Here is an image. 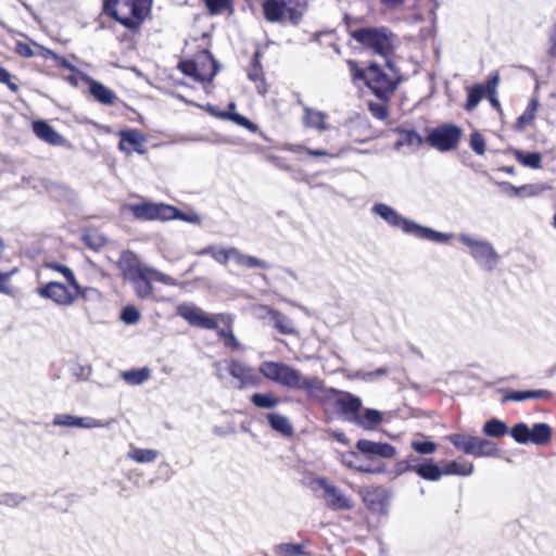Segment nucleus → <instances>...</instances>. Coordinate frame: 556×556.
I'll list each match as a JSON object with an SVG mask.
<instances>
[{
    "mask_svg": "<svg viewBox=\"0 0 556 556\" xmlns=\"http://www.w3.org/2000/svg\"><path fill=\"white\" fill-rule=\"evenodd\" d=\"M354 18L344 15V23L349 36L362 46L366 51L378 55L386 61L388 68L393 70L392 58L396 50V35L388 27H359L354 28Z\"/></svg>",
    "mask_w": 556,
    "mask_h": 556,
    "instance_id": "1",
    "label": "nucleus"
},
{
    "mask_svg": "<svg viewBox=\"0 0 556 556\" xmlns=\"http://www.w3.org/2000/svg\"><path fill=\"white\" fill-rule=\"evenodd\" d=\"M346 65L352 80L364 81L380 101L389 102L401 84L399 76L388 75L376 62H371L366 68H362L355 60H348Z\"/></svg>",
    "mask_w": 556,
    "mask_h": 556,
    "instance_id": "2",
    "label": "nucleus"
},
{
    "mask_svg": "<svg viewBox=\"0 0 556 556\" xmlns=\"http://www.w3.org/2000/svg\"><path fill=\"white\" fill-rule=\"evenodd\" d=\"M152 5L153 0H103L102 12L135 36L151 15Z\"/></svg>",
    "mask_w": 556,
    "mask_h": 556,
    "instance_id": "3",
    "label": "nucleus"
},
{
    "mask_svg": "<svg viewBox=\"0 0 556 556\" xmlns=\"http://www.w3.org/2000/svg\"><path fill=\"white\" fill-rule=\"evenodd\" d=\"M371 211L391 227L400 228L403 232L418 239L437 243H445L454 237L453 233L440 232L432 228L419 225L414 220L407 219L400 215L393 207L383 203L375 204Z\"/></svg>",
    "mask_w": 556,
    "mask_h": 556,
    "instance_id": "4",
    "label": "nucleus"
},
{
    "mask_svg": "<svg viewBox=\"0 0 556 556\" xmlns=\"http://www.w3.org/2000/svg\"><path fill=\"white\" fill-rule=\"evenodd\" d=\"M177 68L199 83H211L218 72L216 60L206 49L199 50L191 59L180 60Z\"/></svg>",
    "mask_w": 556,
    "mask_h": 556,
    "instance_id": "5",
    "label": "nucleus"
},
{
    "mask_svg": "<svg viewBox=\"0 0 556 556\" xmlns=\"http://www.w3.org/2000/svg\"><path fill=\"white\" fill-rule=\"evenodd\" d=\"M309 0H264L262 11L269 23L281 22L286 14L292 21L302 17L308 7Z\"/></svg>",
    "mask_w": 556,
    "mask_h": 556,
    "instance_id": "6",
    "label": "nucleus"
},
{
    "mask_svg": "<svg viewBox=\"0 0 556 556\" xmlns=\"http://www.w3.org/2000/svg\"><path fill=\"white\" fill-rule=\"evenodd\" d=\"M459 240L469 249L470 255L481 268L491 271L496 267L500 255L489 241L476 239L468 233L459 235Z\"/></svg>",
    "mask_w": 556,
    "mask_h": 556,
    "instance_id": "7",
    "label": "nucleus"
},
{
    "mask_svg": "<svg viewBox=\"0 0 556 556\" xmlns=\"http://www.w3.org/2000/svg\"><path fill=\"white\" fill-rule=\"evenodd\" d=\"M177 314L191 326H197L207 330L216 329L219 324H230L232 321V317L230 315H207L202 308L187 303L178 305Z\"/></svg>",
    "mask_w": 556,
    "mask_h": 556,
    "instance_id": "8",
    "label": "nucleus"
},
{
    "mask_svg": "<svg viewBox=\"0 0 556 556\" xmlns=\"http://www.w3.org/2000/svg\"><path fill=\"white\" fill-rule=\"evenodd\" d=\"M312 489L321 491L319 497L326 506L332 510H351L354 507V501L341 489L329 482L326 478H316L312 481Z\"/></svg>",
    "mask_w": 556,
    "mask_h": 556,
    "instance_id": "9",
    "label": "nucleus"
},
{
    "mask_svg": "<svg viewBox=\"0 0 556 556\" xmlns=\"http://www.w3.org/2000/svg\"><path fill=\"white\" fill-rule=\"evenodd\" d=\"M40 298L52 301L58 306L68 307L83 294L81 286L75 289L72 285L50 281L37 289Z\"/></svg>",
    "mask_w": 556,
    "mask_h": 556,
    "instance_id": "10",
    "label": "nucleus"
},
{
    "mask_svg": "<svg viewBox=\"0 0 556 556\" xmlns=\"http://www.w3.org/2000/svg\"><path fill=\"white\" fill-rule=\"evenodd\" d=\"M447 440L456 448L475 457L497 455L495 444L486 439L462 433H453L447 437Z\"/></svg>",
    "mask_w": 556,
    "mask_h": 556,
    "instance_id": "11",
    "label": "nucleus"
},
{
    "mask_svg": "<svg viewBox=\"0 0 556 556\" xmlns=\"http://www.w3.org/2000/svg\"><path fill=\"white\" fill-rule=\"evenodd\" d=\"M462 138V129L454 124H443L433 128L425 141L432 148L446 152L455 149Z\"/></svg>",
    "mask_w": 556,
    "mask_h": 556,
    "instance_id": "12",
    "label": "nucleus"
},
{
    "mask_svg": "<svg viewBox=\"0 0 556 556\" xmlns=\"http://www.w3.org/2000/svg\"><path fill=\"white\" fill-rule=\"evenodd\" d=\"M124 211L130 212L136 219L161 222L170 220V216L175 212L173 205L154 202L126 204Z\"/></svg>",
    "mask_w": 556,
    "mask_h": 556,
    "instance_id": "13",
    "label": "nucleus"
},
{
    "mask_svg": "<svg viewBox=\"0 0 556 556\" xmlns=\"http://www.w3.org/2000/svg\"><path fill=\"white\" fill-rule=\"evenodd\" d=\"M364 505L378 515H387L390 508L391 493L381 486H369L361 492Z\"/></svg>",
    "mask_w": 556,
    "mask_h": 556,
    "instance_id": "14",
    "label": "nucleus"
},
{
    "mask_svg": "<svg viewBox=\"0 0 556 556\" xmlns=\"http://www.w3.org/2000/svg\"><path fill=\"white\" fill-rule=\"evenodd\" d=\"M226 368L229 375L238 380V388L245 389L250 387H257L261 383V377L254 368L238 359H230L226 362Z\"/></svg>",
    "mask_w": 556,
    "mask_h": 556,
    "instance_id": "15",
    "label": "nucleus"
},
{
    "mask_svg": "<svg viewBox=\"0 0 556 556\" xmlns=\"http://www.w3.org/2000/svg\"><path fill=\"white\" fill-rule=\"evenodd\" d=\"M117 267L123 278L127 281L142 277V275L148 274L149 269V266L142 264L139 257L131 251L122 252Z\"/></svg>",
    "mask_w": 556,
    "mask_h": 556,
    "instance_id": "16",
    "label": "nucleus"
},
{
    "mask_svg": "<svg viewBox=\"0 0 556 556\" xmlns=\"http://www.w3.org/2000/svg\"><path fill=\"white\" fill-rule=\"evenodd\" d=\"M263 53L256 49L245 68L247 76L251 80L261 96H266L269 85L267 84L265 72L262 64Z\"/></svg>",
    "mask_w": 556,
    "mask_h": 556,
    "instance_id": "17",
    "label": "nucleus"
},
{
    "mask_svg": "<svg viewBox=\"0 0 556 556\" xmlns=\"http://www.w3.org/2000/svg\"><path fill=\"white\" fill-rule=\"evenodd\" d=\"M119 142L118 148L126 154L137 152L139 154L146 153L144 143L147 137L138 129H123L118 132Z\"/></svg>",
    "mask_w": 556,
    "mask_h": 556,
    "instance_id": "18",
    "label": "nucleus"
},
{
    "mask_svg": "<svg viewBox=\"0 0 556 556\" xmlns=\"http://www.w3.org/2000/svg\"><path fill=\"white\" fill-rule=\"evenodd\" d=\"M53 425L60 427H77L84 429L104 428L106 424L92 417H77L68 414L56 415Z\"/></svg>",
    "mask_w": 556,
    "mask_h": 556,
    "instance_id": "19",
    "label": "nucleus"
},
{
    "mask_svg": "<svg viewBox=\"0 0 556 556\" xmlns=\"http://www.w3.org/2000/svg\"><path fill=\"white\" fill-rule=\"evenodd\" d=\"M334 404L338 409L348 416L349 420L354 421L362 406L361 399L348 392L334 391Z\"/></svg>",
    "mask_w": 556,
    "mask_h": 556,
    "instance_id": "20",
    "label": "nucleus"
},
{
    "mask_svg": "<svg viewBox=\"0 0 556 556\" xmlns=\"http://www.w3.org/2000/svg\"><path fill=\"white\" fill-rule=\"evenodd\" d=\"M34 134L41 141L50 146H62L65 139L48 122L39 119L31 124Z\"/></svg>",
    "mask_w": 556,
    "mask_h": 556,
    "instance_id": "21",
    "label": "nucleus"
},
{
    "mask_svg": "<svg viewBox=\"0 0 556 556\" xmlns=\"http://www.w3.org/2000/svg\"><path fill=\"white\" fill-rule=\"evenodd\" d=\"M359 452L366 455H378L384 458H392L396 454V450L389 443L374 442L370 440L362 439L356 443Z\"/></svg>",
    "mask_w": 556,
    "mask_h": 556,
    "instance_id": "22",
    "label": "nucleus"
},
{
    "mask_svg": "<svg viewBox=\"0 0 556 556\" xmlns=\"http://www.w3.org/2000/svg\"><path fill=\"white\" fill-rule=\"evenodd\" d=\"M394 132L399 135V138L394 143L397 150L406 147L410 151H416L424 143L422 137L414 129H406L402 126H399L394 129Z\"/></svg>",
    "mask_w": 556,
    "mask_h": 556,
    "instance_id": "23",
    "label": "nucleus"
},
{
    "mask_svg": "<svg viewBox=\"0 0 556 556\" xmlns=\"http://www.w3.org/2000/svg\"><path fill=\"white\" fill-rule=\"evenodd\" d=\"M497 186L503 193L517 198L538 195L545 189L543 185H523L520 187H515L506 181L498 182Z\"/></svg>",
    "mask_w": 556,
    "mask_h": 556,
    "instance_id": "24",
    "label": "nucleus"
},
{
    "mask_svg": "<svg viewBox=\"0 0 556 556\" xmlns=\"http://www.w3.org/2000/svg\"><path fill=\"white\" fill-rule=\"evenodd\" d=\"M404 470H412L428 481H438L443 476V469L435 465L432 459L421 464L407 465Z\"/></svg>",
    "mask_w": 556,
    "mask_h": 556,
    "instance_id": "25",
    "label": "nucleus"
},
{
    "mask_svg": "<svg viewBox=\"0 0 556 556\" xmlns=\"http://www.w3.org/2000/svg\"><path fill=\"white\" fill-rule=\"evenodd\" d=\"M490 89V75L488 76V79L485 84H473L470 87H467V99L466 103L464 105L465 110L468 112L473 111L480 101L483 98H486V94Z\"/></svg>",
    "mask_w": 556,
    "mask_h": 556,
    "instance_id": "26",
    "label": "nucleus"
},
{
    "mask_svg": "<svg viewBox=\"0 0 556 556\" xmlns=\"http://www.w3.org/2000/svg\"><path fill=\"white\" fill-rule=\"evenodd\" d=\"M89 92L96 101L104 105H113L117 100L115 92L102 83L88 78Z\"/></svg>",
    "mask_w": 556,
    "mask_h": 556,
    "instance_id": "27",
    "label": "nucleus"
},
{
    "mask_svg": "<svg viewBox=\"0 0 556 556\" xmlns=\"http://www.w3.org/2000/svg\"><path fill=\"white\" fill-rule=\"evenodd\" d=\"M302 122L304 127L323 131L329 128L326 123L327 114L315 109L304 106Z\"/></svg>",
    "mask_w": 556,
    "mask_h": 556,
    "instance_id": "28",
    "label": "nucleus"
},
{
    "mask_svg": "<svg viewBox=\"0 0 556 556\" xmlns=\"http://www.w3.org/2000/svg\"><path fill=\"white\" fill-rule=\"evenodd\" d=\"M295 390H302L309 397H320L325 391V384L318 377H306L301 375L300 383Z\"/></svg>",
    "mask_w": 556,
    "mask_h": 556,
    "instance_id": "29",
    "label": "nucleus"
},
{
    "mask_svg": "<svg viewBox=\"0 0 556 556\" xmlns=\"http://www.w3.org/2000/svg\"><path fill=\"white\" fill-rule=\"evenodd\" d=\"M260 309L266 311L268 316L274 320L275 328L282 334L295 333V328L292 320L286 315L278 311H275L268 306H261Z\"/></svg>",
    "mask_w": 556,
    "mask_h": 556,
    "instance_id": "30",
    "label": "nucleus"
},
{
    "mask_svg": "<svg viewBox=\"0 0 556 556\" xmlns=\"http://www.w3.org/2000/svg\"><path fill=\"white\" fill-rule=\"evenodd\" d=\"M237 248H216V247H207L197 252L198 255H206L210 254L212 257L219 264H227L229 260H233L236 255Z\"/></svg>",
    "mask_w": 556,
    "mask_h": 556,
    "instance_id": "31",
    "label": "nucleus"
},
{
    "mask_svg": "<svg viewBox=\"0 0 556 556\" xmlns=\"http://www.w3.org/2000/svg\"><path fill=\"white\" fill-rule=\"evenodd\" d=\"M539 106H540V103H539V100L536 98L530 99L526 110L517 118L516 128L519 129V130H523L525 128L530 126L534 122V119L536 117V113H538Z\"/></svg>",
    "mask_w": 556,
    "mask_h": 556,
    "instance_id": "32",
    "label": "nucleus"
},
{
    "mask_svg": "<svg viewBox=\"0 0 556 556\" xmlns=\"http://www.w3.org/2000/svg\"><path fill=\"white\" fill-rule=\"evenodd\" d=\"M285 367V363L268 361L261 364L260 372L268 380L279 384Z\"/></svg>",
    "mask_w": 556,
    "mask_h": 556,
    "instance_id": "33",
    "label": "nucleus"
},
{
    "mask_svg": "<svg viewBox=\"0 0 556 556\" xmlns=\"http://www.w3.org/2000/svg\"><path fill=\"white\" fill-rule=\"evenodd\" d=\"M134 287L135 293L139 299H148L152 295L153 287L151 285L152 279L149 274L142 275L136 279L129 280Z\"/></svg>",
    "mask_w": 556,
    "mask_h": 556,
    "instance_id": "34",
    "label": "nucleus"
},
{
    "mask_svg": "<svg viewBox=\"0 0 556 556\" xmlns=\"http://www.w3.org/2000/svg\"><path fill=\"white\" fill-rule=\"evenodd\" d=\"M381 420L382 415L379 410L366 409L363 416H359V414L355 416L354 422L364 429L371 430L376 425L380 424Z\"/></svg>",
    "mask_w": 556,
    "mask_h": 556,
    "instance_id": "35",
    "label": "nucleus"
},
{
    "mask_svg": "<svg viewBox=\"0 0 556 556\" xmlns=\"http://www.w3.org/2000/svg\"><path fill=\"white\" fill-rule=\"evenodd\" d=\"M552 437V428L544 422L535 424L531 428L530 442L536 445L545 444Z\"/></svg>",
    "mask_w": 556,
    "mask_h": 556,
    "instance_id": "36",
    "label": "nucleus"
},
{
    "mask_svg": "<svg viewBox=\"0 0 556 556\" xmlns=\"http://www.w3.org/2000/svg\"><path fill=\"white\" fill-rule=\"evenodd\" d=\"M267 419L274 430L285 435H291L293 433V427L287 417L277 413H270Z\"/></svg>",
    "mask_w": 556,
    "mask_h": 556,
    "instance_id": "37",
    "label": "nucleus"
},
{
    "mask_svg": "<svg viewBox=\"0 0 556 556\" xmlns=\"http://www.w3.org/2000/svg\"><path fill=\"white\" fill-rule=\"evenodd\" d=\"M443 469V476H470L473 471V465L468 462H450L445 464Z\"/></svg>",
    "mask_w": 556,
    "mask_h": 556,
    "instance_id": "38",
    "label": "nucleus"
},
{
    "mask_svg": "<svg viewBox=\"0 0 556 556\" xmlns=\"http://www.w3.org/2000/svg\"><path fill=\"white\" fill-rule=\"evenodd\" d=\"M122 377L128 384L139 386L151 377V370L147 367L127 370L122 374Z\"/></svg>",
    "mask_w": 556,
    "mask_h": 556,
    "instance_id": "39",
    "label": "nucleus"
},
{
    "mask_svg": "<svg viewBox=\"0 0 556 556\" xmlns=\"http://www.w3.org/2000/svg\"><path fill=\"white\" fill-rule=\"evenodd\" d=\"M127 456L136 463L146 464L154 462L159 456V452L152 448L136 447L131 448Z\"/></svg>",
    "mask_w": 556,
    "mask_h": 556,
    "instance_id": "40",
    "label": "nucleus"
},
{
    "mask_svg": "<svg viewBox=\"0 0 556 556\" xmlns=\"http://www.w3.org/2000/svg\"><path fill=\"white\" fill-rule=\"evenodd\" d=\"M233 261L241 267L245 268H268L269 265L255 256L247 255L241 253L238 249L236 250V255Z\"/></svg>",
    "mask_w": 556,
    "mask_h": 556,
    "instance_id": "41",
    "label": "nucleus"
},
{
    "mask_svg": "<svg viewBox=\"0 0 556 556\" xmlns=\"http://www.w3.org/2000/svg\"><path fill=\"white\" fill-rule=\"evenodd\" d=\"M252 403L258 408H274L279 405L280 400L273 393H254L251 397Z\"/></svg>",
    "mask_w": 556,
    "mask_h": 556,
    "instance_id": "42",
    "label": "nucleus"
},
{
    "mask_svg": "<svg viewBox=\"0 0 556 556\" xmlns=\"http://www.w3.org/2000/svg\"><path fill=\"white\" fill-rule=\"evenodd\" d=\"M301 371L286 364L283 369L282 378L280 380V386L286 387L288 389L295 390L298 383H300Z\"/></svg>",
    "mask_w": 556,
    "mask_h": 556,
    "instance_id": "43",
    "label": "nucleus"
},
{
    "mask_svg": "<svg viewBox=\"0 0 556 556\" xmlns=\"http://www.w3.org/2000/svg\"><path fill=\"white\" fill-rule=\"evenodd\" d=\"M340 460H341L342 465H344L345 467L355 469L357 471L372 472V473L382 471L381 469H370V468H366V467L358 465V463H357L358 455L355 452H345V453L341 454Z\"/></svg>",
    "mask_w": 556,
    "mask_h": 556,
    "instance_id": "44",
    "label": "nucleus"
},
{
    "mask_svg": "<svg viewBox=\"0 0 556 556\" xmlns=\"http://www.w3.org/2000/svg\"><path fill=\"white\" fill-rule=\"evenodd\" d=\"M483 432L492 438H500L508 432L507 425L498 419H491L483 426Z\"/></svg>",
    "mask_w": 556,
    "mask_h": 556,
    "instance_id": "45",
    "label": "nucleus"
},
{
    "mask_svg": "<svg viewBox=\"0 0 556 556\" xmlns=\"http://www.w3.org/2000/svg\"><path fill=\"white\" fill-rule=\"evenodd\" d=\"M83 241L90 249L99 251L105 245L106 238L99 231H88L83 236Z\"/></svg>",
    "mask_w": 556,
    "mask_h": 556,
    "instance_id": "46",
    "label": "nucleus"
},
{
    "mask_svg": "<svg viewBox=\"0 0 556 556\" xmlns=\"http://www.w3.org/2000/svg\"><path fill=\"white\" fill-rule=\"evenodd\" d=\"M47 267L60 273L66 279V281L70 285H72L75 289L79 288V282L76 279L74 271L68 266L59 263H49L47 264Z\"/></svg>",
    "mask_w": 556,
    "mask_h": 556,
    "instance_id": "47",
    "label": "nucleus"
},
{
    "mask_svg": "<svg viewBox=\"0 0 556 556\" xmlns=\"http://www.w3.org/2000/svg\"><path fill=\"white\" fill-rule=\"evenodd\" d=\"M510 434L517 443L527 444L530 442L531 429L526 424L520 422L511 428Z\"/></svg>",
    "mask_w": 556,
    "mask_h": 556,
    "instance_id": "48",
    "label": "nucleus"
},
{
    "mask_svg": "<svg viewBox=\"0 0 556 556\" xmlns=\"http://www.w3.org/2000/svg\"><path fill=\"white\" fill-rule=\"evenodd\" d=\"M211 15H217L231 8L232 0H202Z\"/></svg>",
    "mask_w": 556,
    "mask_h": 556,
    "instance_id": "49",
    "label": "nucleus"
},
{
    "mask_svg": "<svg viewBox=\"0 0 556 556\" xmlns=\"http://www.w3.org/2000/svg\"><path fill=\"white\" fill-rule=\"evenodd\" d=\"M388 103L389 102H383V101H381V102L370 101L368 103V111L375 118L380 119V121H386L390 114Z\"/></svg>",
    "mask_w": 556,
    "mask_h": 556,
    "instance_id": "50",
    "label": "nucleus"
},
{
    "mask_svg": "<svg viewBox=\"0 0 556 556\" xmlns=\"http://www.w3.org/2000/svg\"><path fill=\"white\" fill-rule=\"evenodd\" d=\"M500 84V75L497 72L490 74V89L486 94L488 100L494 109H500L501 103L496 97V90Z\"/></svg>",
    "mask_w": 556,
    "mask_h": 556,
    "instance_id": "51",
    "label": "nucleus"
},
{
    "mask_svg": "<svg viewBox=\"0 0 556 556\" xmlns=\"http://www.w3.org/2000/svg\"><path fill=\"white\" fill-rule=\"evenodd\" d=\"M220 116L224 118H228L236 123L239 126L244 127L245 129L254 131L256 129V125L251 122L248 117L238 114V113H230V112H223L220 113Z\"/></svg>",
    "mask_w": 556,
    "mask_h": 556,
    "instance_id": "52",
    "label": "nucleus"
},
{
    "mask_svg": "<svg viewBox=\"0 0 556 556\" xmlns=\"http://www.w3.org/2000/svg\"><path fill=\"white\" fill-rule=\"evenodd\" d=\"M173 210L175 212H174V214H172L173 216H170V220L179 219V220H184L189 224H200L201 223V216L193 211L184 213L176 206H173Z\"/></svg>",
    "mask_w": 556,
    "mask_h": 556,
    "instance_id": "53",
    "label": "nucleus"
},
{
    "mask_svg": "<svg viewBox=\"0 0 556 556\" xmlns=\"http://www.w3.org/2000/svg\"><path fill=\"white\" fill-rule=\"evenodd\" d=\"M14 79L16 78L5 67L0 66V84L5 85L13 93H17L20 86Z\"/></svg>",
    "mask_w": 556,
    "mask_h": 556,
    "instance_id": "54",
    "label": "nucleus"
},
{
    "mask_svg": "<svg viewBox=\"0 0 556 556\" xmlns=\"http://www.w3.org/2000/svg\"><path fill=\"white\" fill-rule=\"evenodd\" d=\"M148 274L150 275V278L152 280L159 281L163 285H166V286H177L178 285V281L174 277L166 275L162 271H159L157 269H155L153 267L149 266Z\"/></svg>",
    "mask_w": 556,
    "mask_h": 556,
    "instance_id": "55",
    "label": "nucleus"
},
{
    "mask_svg": "<svg viewBox=\"0 0 556 556\" xmlns=\"http://www.w3.org/2000/svg\"><path fill=\"white\" fill-rule=\"evenodd\" d=\"M412 448L422 455L432 454L437 450V444L432 441H412Z\"/></svg>",
    "mask_w": 556,
    "mask_h": 556,
    "instance_id": "56",
    "label": "nucleus"
},
{
    "mask_svg": "<svg viewBox=\"0 0 556 556\" xmlns=\"http://www.w3.org/2000/svg\"><path fill=\"white\" fill-rule=\"evenodd\" d=\"M276 551L285 556H299L303 554V546L301 544L281 543L276 547Z\"/></svg>",
    "mask_w": 556,
    "mask_h": 556,
    "instance_id": "57",
    "label": "nucleus"
},
{
    "mask_svg": "<svg viewBox=\"0 0 556 556\" xmlns=\"http://www.w3.org/2000/svg\"><path fill=\"white\" fill-rule=\"evenodd\" d=\"M518 159L521 164L534 169L540 167L542 161V156L538 152H528L526 154H519Z\"/></svg>",
    "mask_w": 556,
    "mask_h": 556,
    "instance_id": "58",
    "label": "nucleus"
},
{
    "mask_svg": "<svg viewBox=\"0 0 556 556\" xmlns=\"http://www.w3.org/2000/svg\"><path fill=\"white\" fill-rule=\"evenodd\" d=\"M470 148L479 155H483L485 152V140L480 132H472L469 140Z\"/></svg>",
    "mask_w": 556,
    "mask_h": 556,
    "instance_id": "59",
    "label": "nucleus"
},
{
    "mask_svg": "<svg viewBox=\"0 0 556 556\" xmlns=\"http://www.w3.org/2000/svg\"><path fill=\"white\" fill-rule=\"evenodd\" d=\"M121 319L127 325H134L140 319V312L135 306H126L121 315Z\"/></svg>",
    "mask_w": 556,
    "mask_h": 556,
    "instance_id": "60",
    "label": "nucleus"
},
{
    "mask_svg": "<svg viewBox=\"0 0 556 556\" xmlns=\"http://www.w3.org/2000/svg\"><path fill=\"white\" fill-rule=\"evenodd\" d=\"M14 51L22 58H31L36 55V51L31 48V46L23 41L16 42Z\"/></svg>",
    "mask_w": 556,
    "mask_h": 556,
    "instance_id": "61",
    "label": "nucleus"
},
{
    "mask_svg": "<svg viewBox=\"0 0 556 556\" xmlns=\"http://www.w3.org/2000/svg\"><path fill=\"white\" fill-rule=\"evenodd\" d=\"M54 64L56 67L68 70L75 74L79 73L77 67L74 64H72L66 58H64L62 55L56 54V56L54 59Z\"/></svg>",
    "mask_w": 556,
    "mask_h": 556,
    "instance_id": "62",
    "label": "nucleus"
},
{
    "mask_svg": "<svg viewBox=\"0 0 556 556\" xmlns=\"http://www.w3.org/2000/svg\"><path fill=\"white\" fill-rule=\"evenodd\" d=\"M15 270L8 273H0V293L3 294H12V290L9 287L8 282Z\"/></svg>",
    "mask_w": 556,
    "mask_h": 556,
    "instance_id": "63",
    "label": "nucleus"
},
{
    "mask_svg": "<svg viewBox=\"0 0 556 556\" xmlns=\"http://www.w3.org/2000/svg\"><path fill=\"white\" fill-rule=\"evenodd\" d=\"M35 47H36V54L41 56L42 59L45 60H53L55 59L56 54L54 51H52L51 49L49 48H46L41 45H38V43H35Z\"/></svg>",
    "mask_w": 556,
    "mask_h": 556,
    "instance_id": "64",
    "label": "nucleus"
}]
</instances>
